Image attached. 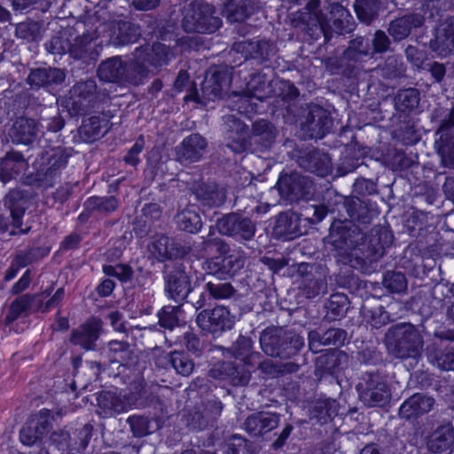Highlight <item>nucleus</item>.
Masks as SVG:
<instances>
[{
    "instance_id": "obj_1",
    "label": "nucleus",
    "mask_w": 454,
    "mask_h": 454,
    "mask_svg": "<svg viewBox=\"0 0 454 454\" xmlns=\"http://www.w3.org/2000/svg\"><path fill=\"white\" fill-rule=\"evenodd\" d=\"M70 156L61 148L53 150L51 155H42L35 160L31 169L24 173L23 183L36 188L52 187L67 166Z\"/></svg>"
},
{
    "instance_id": "obj_2",
    "label": "nucleus",
    "mask_w": 454,
    "mask_h": 454,
    "mask_svg": "<svg viewBox=\"0 0 454 454\" xmlns=\"http://www.w3.org/2000/svg\"><path fill=\"white\" fill-rule=\"evenodd\" d=\"M316 23L308 28L306 34L307 40L317 41L323 34L325 40H329L332 32L344 35L353 32L356 28V22L349 13L348 10L339 3H333L330 5L329 14H325L321 11L315 14Z\"/></svg>"
},
{
    "instance_id": "obj_3",
    "label": "nucleus",
    "mask_w": 454,
    "mask_h": 454,
    "mask_svg": "<svg viewBox=\"0 0 454 454\" xmlns=\"http://www.w3.org/2000/svg\"><path fill=\"white\" fill-rule=\"evenodd\" d=\"M262 351L269 356L291 359L304 348V338L294 331L283 328L265 329L260 337Z\"/></svg>"
},
{
    "instance_id": "obj_4",
    "label": "nucleus",
    "mask_w": 454,
    "mask_h": 454,
    "mask_svg": "<svg viewBox=\"0 0 454 454\" xmlns=\"http://www.w3.org/2000/svg\"><path fill=\"white\" fill-rule=\"evenodd\" d=\"M278 193V202L285 204L298 203L301 200H309L315 192L313 180L297 170L283 168L278 174L275 185L270 191Z\"/></svg>"
},
{
    "instance_id": "obj_5",
    "label": "nucleus",
    "mask_w": 454,
    "mask_h": 454,
    "mask_svg": "<svg viewBox=\"0 0 454 454\" xmlns=\"http://www.w3.org/2000/svg\"><path fill=\"white\" fill-rule=\"evenodd\" d=\"M222 25L215 6L202 0L192 1L182 20L183 29L187 33L214 34Z\"/></svg>"
},
{
    "instance_id": "obj_6",
    "label": "nucleus",
    "mask_w": 454,
    "mask_h": 454,
    "mask_svg": "<svg viewBox=\"0 0 454 454\" xmlns=\"http://www.w3.org/2000/svg\"><path fill=\"white\" fill-rule=\"evenodd\" d=\"M100 95L97 83L89 79L75 83L65 98L64 106L72 117L86 115L90 110L98 107Z\"/></svg>"
},
{
    "instance_id": "obj_7",
    "label": "nucleus",
    "mask_w": 454,
    "mask_h": 454,
    "mask_svg": "<svg viewBox=\"0 0 454 454\" xmlns=\"http://www.w3.org/2000/svg\"><path fill=\"white\" fill-rule=\"evenodd\" d=\"M385 343L396 357L407 358L419 353L422 340L412 325H395L386 333Z\"/></svg>"
},
{
    "instance_id": "obj_8",
    "label": "nucleus",
    "mask_w": 454,
    "mask_h": 454,
    "mask_svg": "<svg viewBox=\"0 0 454 454\" xmlns=\"http://www.w3.org/2000/svg\"><path fill=\"white\" fill-rule=\"evenodd\" d=\"M356 388L359 399L368 406H381L390 396L387 377L378 370L363 373Z\"/></svg>"
},
{
    "instance_id": "obj_9",
    "label": "nucleus",
    "mask_w": 454,
    "mask_h": 454,
    "mask_svg": "<svg viewBox=\"0 0 454 454\" xmlns=\"http://www.w3.org/2000/svg\"><path fill=\"white\" fill-rule=\"evenodd\" d=\"M359 228L348 220L334 219L329 228V233L324 238L326 248L341 255L357 244L356 236Z\"/></svg>"
},
{
    "instance_id": "obj_10",
    "label": "nucleus",
    "mask_w": 454,
    "mask_h": 454,
    "mask_svg": "<svg viewBox=\"0 0 454 454\" xmlns=\"http://www.w3.org/2000/svg\"><path fill=\"white\" fill-rule=\"evenodd\" d=\"M4 206L9 216L0 215V231L8 232L11 236L27 234L30 228H22L23 217L26 212V200L18 191L10 192L4 198Z\"/></svg>"
},
{
    "instance_id": "obj_11",
    "label": "nucleus",
    "mask_w": 454,
    "mask_h": 454,
    "mask_svg": "<svg viewBox=\"0 0 454 454\" xmlns=\"http://www.w3.org/2000/svg\"><path fill=\"white\" fill-rule=\"evenodd\" d=\"M196 323L202 331L216 338L231 330L235 321L228 308L217 305L211 309H203L199 312Z\"/></svg>"
},
{
    "instance_id": "obj_12",
    "label": "nucleus",
    "mask_w": 454,
    "mask_h": 454,
    "mask_svg": "<svg viewBox=\"0 0 454 454\" xmlns=\"http://www.w3.org/2000/svg\"><path fill=\"white\" fill-rule=\"evenodd\" d=\"M53 415L51 410L43 408L28 419L20 430V441L25 446L42 443L52 429Z\"/></svg>"
},
{
    "instance_id": "obj_13",
    "label": "nucleus",
    "mask_w": 454,
    "mask_h": 454,
    "mask_svg": "<svg viewBox=\"0 0 454 454\" xmlns=\"http://www.w3.org/2000/svg\"><path fill=\"white\" fill-rule=\"evenodd\" d=\"M215 226L221 234L237 240H251L256 231L255 223L249 217L233 212L218 218Z\"/></svg>"
},
{
    "instance_id": "obj_14",
    "label": "nucleus",
    "mask_w": 454,
    "mask_h": 454,
    "mask_svg": "<svg viewBox=\"0 0 454 454\" xmlns=\"http://www.w3.org/2000/svg\"><path fill=\"white\" fill-rule=\"evenodd\" d=\"M245 262L246 256L243 252L232 251L231 253H226L223 250L207 262V268L210 273L217 278L229 279L240 273Z\"/></svg>"
},
{
    "instance_id": "obj_15",
    "label": "nucleus",
    "mask_w": 454,
    "mask_h": 454,
    "mask_svg": "<svg viewBox=\"0 0 454 454\" xmlns=\"http://www.w3.org/2000/svg\"><path fill=\"white\" fill-rule=\"evenodd\" d=\"M252 371L237 361L219 360L208 370V376L219 380H228L235 387L247 386Z\"/></svg>"
},
{
    "instance_id": "obj_16",
    "label": "nucleus",
    "mask_w": 454,
    "mask_h": 454,
    "mask_svg": "<svg viewBox=\"0 0 454 454\" xmlns=\"http://www.w3.org/2000/svg\"><path fill=\"white\" fill-rule=\"evenodd\" d=\"M332 128L333 118L326 109L319 105L309 107L305 121L301 122V129L309 138L321 139L330 133Z\"/></svg>"
},
{
    "instance_id": "obj_17",
    "label": "nucleus",
    "mask_w": 454,
    "mask_h": 454,
    "mask_svg": "<svg viewBox=\"0 0 454 454\" xmlns=\"http://www.w3.org/2000/svg\"><path fill=\"white\" fill-rule=\"evenodd\" d=\"M207 145V139L200 133H192L176 147V160L183 165L199 162L203 159Z\"/></svg>"
},
{
    "instance_id": "obj_18",
    "label": "nucleus",
    "mask_w": 454,
    "mask_h": 454,
    "mask_svg": "<svg viewBox=\"0 0 454 454\" xmlns=\"http://www.w3.org/2000/svg\"><path fill=\"white\" fill-rule=\"evenodd\" d=\"M165 290L176 302L186 299L192 292L190 277L183 264L174 266L165 276Z\"/></svg>"
},
{
    "instance_id": "obj_19",
    "label": "nucleus",
    "mask_w": 454,
    "mask_h": 454,
    "mask_svg": "<svg viewBox=\"0 0 454 454\" xmlns=\"http://www.w3.org/2000/svg\"><path fill=\"white\" fill-rule=\"evenodd\" d=\"M238 51H241L246 61L255 62L262 69L274 70L271 57L274 55L271 45L266 40L246 41L239 43Z\"/></svg>"
},
{
    "instance_id": "obj_20",
    "label": "nucleus",
    "mask_w": 454,
    "mask_h": 454,
    "mask_svg": "<svg viewBox=\"0 0 454 454\" xmlns=\"http://www.w3.org/2000/svg\"><path fill=\"white\" fill-rule=\"evenodd\" d=\"M343 206L349 222L359 224H370L374 217L379 214L377 204L371 200H362L358 197H346Z\"/></svg>"
},
{
    "instance_id": "obj_21",
    "label": "nucleus",
    "mask_w": 454,
    "mask_h": 454,
    "mask_svg": "<svg viewBox=\"0 0 454 454\" xmlns=\"http://www.w3.org/2000/svg\"><path fill=\"white\" fill-rule=\"evenodd\" d=\"M101 325L95 318L89 319L72 330L69 341L85 350H94L96 342L100 336Z\"/></svg>"
},
{
    "instance_id": "obj_22",
    "label": "nucleus",
    "mask_w": 454,
    "mask_h": 454,
    "mask_svg": "<svg viewBox=\"0 0 454 454\" xmlns=\"http://www.w3.org/2000/svg\"><path fill=\"white\" fill-rule=\"evenodd\" d=\"M430 47L442 58L454 54V16L448 17L436 29Z\"/></svg>"
},
{
    "instance_id": "obj_23",
    "label": "nucleus",
    "mask_w": 454,
    "mask_h": 454,
    "mask_svg": "<svg viewBox=\"0 0 454 454\" xmlns=\"http://www.w3.org/2000/svg\"><path fill=\"white\" fill-rule=\"evenodd\" d=\"M135 51L149 69L150 67L159 69L168 65L172 57L169 46L160 42H155L153 44L145 43L137 47Z\"/></svg>"
},
{
    "instance_id": "obj_24",
    "label": "nucleus",
    "mask_w": 454,
    "mask_h": 454,
    "mask_svg": "<svg viewBox=\"0 0 454 454\" xmlns=\"http://www.w3.org/2000/svg\"><path fill=\"white\" fill-rule=\"evenodd\" d=\"M223 409V404L219 399L207 400L203 403L202 410L193 414L191 422L192 428L203 431L216 427Z\"/></svg>"
},
{
    "instance_id": "obj_25",
    "label": "nucleus",
    "mask_w": 454,
    "mask_h": 454,
    "mask_svg": "<svg viewBox=\"0 0 454 454\" xmlns=\"http://www.w3.org/2000/svg\"><path fill=\"white\" fill-rule=\"evenodd\" d=\"M141 37V27L133 21L119 20L112 25L110 42L115 47L137 43Z\"/></svg>"
},
{
    "instance_id": "obj_26",
    "label": "nucleus",
    "mask_w": 454,
    "mask_h": 454,
    "mask_svg": "<svg viewBox=\"0 0 454 454\" xmlns=\"http://www.w3.org/2000/svg\"><path fill=\"white\" fill-rule=\"evenodd\" d=\"M420 92L416 88L400 89L393 98L394 115L397 119L411 118L417 114Z\"/></svg>"
},
{
    "instance_id": "obj_27",
    "label": "nucleus",
    "mask_w": 454,
    "mask_h": 454,
    "mask_svg": "<svg viewBox=\"0 0 454 454\" xmlns=\"http://www.w3.org/2000/svg\"><path fill=\"white\" fill-rule=\"evenodd\" d=\"M280 422L277 412L258 411L250 414L245 420V428L252 436H263L276 429Z\"/></svg>"
},
{
    "instance_id": "obj_28",
    "label": "nucleus",
    "mask_w": 454,
    "mask_h": 454,
    "mask_svg": "<svg viewBox=\"0 0 454 454\" xmlns=\"http://www.w3.org/2000/svg\"><path fill=\"white\" fill-rule=\"evenodd\" d=\"M434 397L417 393L406 399L399 408V415L407 420H415L433 410Z\"/></svg>"
},
{
    "instance_id": "obj_29",
    "label": "nucleus",
    "mask_w": 454,
    "mask_h": 454,
    "mask_svg": "<svg viewBox=\"0 0 454 454\" xmlns=\"http://www.w3.org/2000/svg\"><path fill=\"white\" fill-rule=\"evenodd\" d=\"M394 240L393 231L390 226L376 225L371 230V235L366 243V250L372 261H378L389 247Z\"/></svg>"
},
{
    "instance_id": "obj_30",
    "label": "nucleus",
    "mask_w": 454,
    "mask_h": 454,
    "mask_svg": "<svg viewBox=\"0 0 454 454\" xmlns=\"http://www.w3.org/2000/svg\"><path fill=\"white\" fill-rule=\"evenodd\" d=\"M298 162L303 169L320 177H325L332 172V160L329 154L316 148L304 153L299 157Z\"/></svg>"
},
{
    "instance_id": "obj_31",
    "label": "nucleus",
    "mask_w": 454,
    "mask_h": 454,
    "mask_svg": "<svg viewBox=\"0 0 454 454\" xmlns=\"http://www.w3.org/2000/svg\"><path fill=\"white\" fill-rule=\"evenodd\" d=\"M348 339V333L342 328L332 327L320 333L317 330L309 331L308 333L309 348L317 353L320 346H335V348L343 347Z\"/></svg>"
},
{
    "instance_id": "obj_32",
    "label": "nucleus",
    "mask_w": 454,
    "mask_h": 454,
    "mask_svg": "<svg viewBox=\"0 0 454 454\" xmlns=\"http://www.w3.org/2000/svg\"><path fill=\"white\" fill-rule=\"evenodd\" d=\"M66 78L65 72L57 67H36L30 69L26 80L33 90L61 84Z\"/></svg>"
},
{
    "instance_id": "obj_33",
    "label": "nucleus",
    "mask_w": 454,
    "mask_h": 454,
    "mask_svg": "<svg viewBox=\"0 0 454 454\" xmlns=\"http://www.w3.org/2000/svg\"><path fill=\"white\" fill-rule=\"evenodd\" d=\"M348 356L340 348H328L319 355L315 361L316 370L321 375H336L347 364Z\"/></svg>"
},
{
    "instance_id": "obj_34",
    "label": "nucleus",
    "mask_w": 454,
    "mask_h": 454,
    "mask_svg": "<svg viewBox=\"0 0 454 454\" xmlns=\"http://www.w3.org/2000/svg\"><path fill=\"white\" fill-rule=\"evenodd\" d=\"M67 53L70 58L81 61L87 67L94 66L99 57V51L88 35H78L74 43H69Z\"/></svg>"
},
{
    "instance_id": "obj_35",
    "label": "nucleus",
    "mask_w": 454,
    "mask_h": 454,
    "mask_svg": "<svg viewBox=\"0 0 454 454\" xmlns=\"http://www.w3.org/2000/svg\"><path fill=\"white\" fill-rule=\"evenodd\" d=\"M425 24V18L419 13H409L391 20L387 28L388 34L395 42L406 39L413 29Z\"/></svg>"
},
{
    "instance_id": "obj_36",
    "label": "nucleus",
    "mask_w": 454,
    "mask_h": 454,
    "mask_svg": "<svg viewBox=\"0 0 454 454\" xmlns=\"http://www.w3.org/2000/svg\"><path fill=\"white\" fill-rule=\"evenodd\" d=\"M38 134V125L35 119L25 116L18 117L12 123L9 136L14 144L29 145Z\"/></svg>"
},
{
    "instance_id": "obj_37",
    "label": "nucleus",
    "mask_w": 454,
    "mask_h": 454,
    "mask_svg": "<svg viewBox=\"0 0 454 454\" xmlns=\"http://www.w3.org/2000/svg\"><path fill=\"white\" fill-rule=\"evenodd\" d=\"M27 166L20 152L10 151L0 160V181L7 184L17 179Z\"/></svg>"
},
{
    "instance_id": "obj_38",
    "label": "nucleus",
    "mask_w": 454,
    "mask_h": 454,
    "mask_svg": "<svg viewBox=\"0 0 454 454\" xmlns=\"http://www.w3.org/2000/svg\"><path fill=\"white\" fill-rule=\"evenodd\" d=\"M82 116L78 133L85 143H93L106 133L109 120L100 115Z\"/></svg>"
},
{
    "instance_id": "obj_39",
    "label": "nucleus",
    "mask_w": 454,
    "mask_h": 454,
    "mask_svg": "<svg viewBox=\"0 0 454 454\" xmlns=\"http://www.w3.org/2000/svg\"><path fill=\"white\" fill-rule=\"evenodd\" d=\"M427 360L442 371H454V345L432 344L427 348Z\"/></svg>"
},
{
    "instance_id": "obj_40",
    "label": "nucleus",
    "mask_w": 454,
    "mask_h": 454,
    "mask_svg": "<svg viewBox=\"0 0 454 454\" xmlns=\"http://www.w3.org/2000/svg\"><path fill=\"white\" fill-rule=\"evenodd\" d=\"M98 413L110 418L128 411V405L120 395L110 390L101 391L97 396Z\"/></svg>"
},
{
    "instance_id": "obj_41",
    "label": "nucleus",
    "mask_w": 454,
    "mask_h": 454,
    "mask_svg": "<svg viewBox=\"0 0 454 454\" xmlns=\"http://www.w3.org/2000/svg\"><path fill=\"white\" fill-rule=\"evenodd\" d=\"M434 147L442 167L454 169V132H434Z\"/></svg>"
},
{
    "instance_id": "obj_42",
    "label": "nucleus",
    "mask_w": 454,
    "mask_h": 454,
    "mask_svg": "<svg viewBox=\"0 0 454 454\" xmlns=\"http://www.w3.org/2000/svg\"><path fill=\"white\" fill-rule=\"evenodd\" d=\"M197 202L204 207H218L224 203L225 195L218 190L215 184L197 183L193 187Z\"/></svg>"
},
{
    "instance_id": "obj_43",
    "label": "nucleus",
    "mask_w": 454,
    "mask_h": 454,
    "mask_svg": "<svg viewBox=\"0 0 454 454\" xmlns=\"http://www.w3.org/2000/svg\"><path fill=\"white\" fill-rule=\"evenodd\" d=\"M97 74L98 79L106 82H124V60L121 56L108 58L100 63Z\"/></svg>"
},
{
    "instance_id": "obj_44",
    "label": "nucleus",
    "mask_w": 454,
    "mask_h": 454,
    "mask_svg": "<svg viewBox=\"0 0 454 454\" xmlns=\"http://www.w3.org/2000/svg\"><path fill=\"white\" fill-rule=\"evenodd\" d=\"M454 429L450 423H446L436 427L427 441L429 451L440 454L446 451L453 444Z\"/></svg>"
},
{
    "instance_id": "obj_45",
    "label": "nucleus",
    "mask_w": 454,
    "mask_h": 454,
    "mask_svg": "<svg viewBox=\"0 0 454 454\" xmlns=\"http://www.w3.org/2000/svg\"><path fill=\"white\" fill-rule=\"evenodd\" d=\"M252 136L254 143L261 146V151H266L274 145L278 129L270 121L260 119L252 124Z\"/></svg>"
},
{
    "instance_id": "obj_46",
    "label": "nucleus",
    "mask_w": 454,
    "mask_h": 454,
    "mask_svg": "<svg viewBox=\"0 0 454 454\" xmlns=\"http://www.w3.org/2000/svg\"><path fill=\"white\" fill-rule=\"evenodd\" d=\"M236 289L229 282L214 283L208 281L204 286V291L200 294L197 303L204 307L210 300L230 299L236 294Z\"/></svg>"
},
{
    "instance_id": "obj_47",
    "label": "nucleus",
    "mask_w": 454,
    "mask_h": 454,
    "mask_svg": "<svg viewBox=\"0 0 454 454\" xmlns=\"http://www.w3.org/2000/svg\"><path fill=\"white\" fill-rule=\"evenodd\" d=\"M66 428H67L70 435L72 450L85 452L93 435L94 426L90 423L82 424L75 422L67 426Z\"/></svg>"
},
{
    "instance_id": "obj_48",
    "label": "nucleus",
    "mask_w": 454,
    "mask_h": 454,
    "mask_svg": "<svg viewBox=\"0 0 454 454\" xmlns=\"http://www.w3.org/2000/svg\"><path fill=\"white\" fill-rule=\"evenodd\" d=\"M339 411V403L330 397L317 398L313 402L310 409L312 419H317L320 425L331 422Z\"/></svg>"
},
{
    "instance_id": "obj_49",
    "label": "nucleus",
    "mask_w": 454,
    "mask_h": 454,
    "mask_svg": "<svg viewBox=\"0 0 454 454\" xmlns=\"http://www.w3.org/2000/svg\"><path fill=\"white\" fill-rule=\"evenodd\" d=\"M255 6L252 0H227L223 12L231 23L244 22L254 12Z\"/></svg>"
},
{
    "instance_id": "obj_50",
    "label": "nucleus",
    "mask_w": 454,
    "mask_h": 454,
    "mask_svg": "<svg viewBox=\"0 0 454 454\" xmlns=\"http://www.w3.org/2000/svg\"><path fill=\"white\" fill-rule=\"evenodd\" d=\"M124 82L131 85L136 86L143 83L150 74V69L136 51H134L132 59L124 61Z\"/></svg>"
},
{
    "instance_id": "obj_51",
    "label": "nucleus",
    "mask_w": 454,
    "mask_h": 454,
    "mask_svg": "<svg viewBox=\"0 0 454 454\" xmlns=\"http://www.w3.org/2000/svg\"><path fill=\"white\" fill-rule=\"evenodd\" d=\"M254 340L251 337L239 334L237 340L232 343L230 351L231 356L236 359L238 363L244 364L246 368H254L251 364V358L255 355L260 356L259 353H254Z\"/></svg>"
},
{
    "instance_id": "obj_52",
    "label": "nucleus",
    "mask_w": 454,
    "mask_h": 454,
    "mask_svg": "<svg viewBox=\"0 0 454 454\" xmlns=\"http://www.w3.org/2000/svg\"><path fill=\"white\" fill-rule=\"evenodd\" d=\"M245 90L251 93L255 97L256 101L261 103L270 98L272 93L270 82L268 80L267 74L262 71H256L249 75Z\"/></svg>"
},
{
    "instance_id": "obj_53",
    "label": "nucleus",
    "mask_w": 454,
    "mask_h": 454,
    "mask_svg": "<svg viewBox=\"0 0 454 454\" xmlns=\"http://www.w3.org/2000/svg\"><path fill=\"white\" fill-rule=\"evenodd\" d=\"M184 314V311L180 304L164 305L157 312L158 325L160 328L173 331L183 325Z\"/></svg>"
},
{
    "instance_id": "obj_54",
    "label": "nucleus",
    "mask_w": 454,
    "mask_h": 454,
    "mask_svg": "<svg viewBox=\"0 0 454 454\" xmlns=\"http://www.w3.org/2000/svg\"><path fill=\"white\" fill-rule=\"evenodd\" d=\"M325 319L329 322L338 321L344 317L349 308L348 297L341 293L330 295L325 302Z\"/></svg>"
},
{
    "instance_id": "obj_55",
    "label": "nucleus",
    "mask_w": 454,
    "mask_h": 454,
    "mask_svg": "<svg viewBox=\"0 0 454 454\" xmlns=\"http://www.w3.org/2000/svg\"><path fill=\"white\" fill-rule=\"evenodd\" d=\"M399 126L395 130V137L403 145L411 146L421 139V134L413 118L398 119Z\"/></svg>"
},
{
    "instance_id": "obj_56",
    "label": "nucleus",
    "mask_w": 454,
    "mask_h": 454,
    "mask_svg": "<svg viewBox=\"0 0 454 454\" xmlns=\"http://www.w3.org/2000/svg\"><path fill=\"white\" fill-rule=\"evenodd\" d=\"M354 11L357 20L365 25H371L379 17L380 0H355Z\"/></svg>"
},
{
    "instance_id": "obj_57",
    "label": "nucleus",
    "mask_w": 454,
    "mask_h": 454,
    "mask_svg": "<svg viewBox=\"0 0 454 454\" xmlns=\"http://www.w3.org/2000/svg\"><path fill=\"white\" fill-rule=\"evenodd\" d=\"M428 213L425 210L413 208L411 214L404 222V228L413 238L423 237L427 231Z\"/></svg>"
},
{
    "instance_id": "obj_58",
    "label": "nucleus",
    "mask_w": 454,
    "mask_h": 454,
    "mask_svg": "<svg viewBox=\"0 0 454 454\" xmlns=\"http://www.w3.org/2000/svg\"><path fill=\"white\" fill-rule=\"evenodd\" d=\"M176 226L179 230L196 234L202 228V220L199 212L190 207L183 209L176 216Z\"/></svg>"
},
{
    "instance_id": "obj_59",
    "label": "nucleus",
    "mask_w": 454,
    "mask_h": 454,
    "mask_svg": "<svg viewBox=\"0 0 454 454\" xmlns=\"http://www.w3.org/2000/svg\"><path fill=\"white\" fill-rule=\"evenodd\" d=\"M88 206L94 213L101 215H109L118 210L120 207V200L115 195L98 196L92 195L87 198Z\"/></svg>"
},
{
    "instance_id": "obj_60",
    "label": "nucleus",
    "mask_w": 454,
    "mask_h": 454,
    "mask_svg": "<svg viewBox=\"0 0 454 454\" xmlns=\"http://www.w3.org/2000/svg\"><path fill=\"white\" fill-rule=\"evenodd\" d=\"M228 71L224 68L215 67L211 74H207L203 82V90L215 98H220L228 79Z\"/></svg>"
},
{
    "instance_id": "obj_61",
    "label": "nucleus",
    "mask_w": 454,
    "mask_h": 454,
    "mask_svg": "<svg viewBox=\"0 0 454 454\" xmlns=\"http://www.w3.org/2000/svg\"><path fill=\"white\" fill-rule=\"evenodd\" d=\"M72 444L67 428L59 431H53L46 447L47 454H70Z\"/></svg>"
},
{
    "instance_id": "obj_62",
    "label": "nucleus",
    "mask_w": 454,
    "mask_h": 454,
    "mask_svg": "<svg viewBox=\"0 0 454 454\" xmlns=\"http://www.w3.org/2000/svg\"><path fill=\"white\" fill-rule=\"evenodd\" d=\"M143 21L146 24L147 27L150 28L146 34L150 39L155 38L156 40L163 42L171 41L173 39V31L170 29V27L164 24L157 18L152 15H146Z\"/></svg>"
},
{
    "instance_id": "obj_63",
    "label": "nucleus",
    "mask_w": 454,
    "mask_h": 454,
    "mask_svg": "<svg viewBox=\"0 0 454 454\" xmlns=\"http://www.w3.org/2000/svg\"><path fill=\"white\" fill-rule=\"evenodd\" d=\"M168 363L182 376H189L195 366L193 360L184 351H171L168 354Z\"/></svg>"
},
{
    "instance_id": "obj_64",
    "label": "nucleus",
    "mask_w": 454,
    "mask_h": 454,
    "mask_svg": "<svg viewBox=\"0 0 454 454\" xmlns=\"http://www.w3.org/2000/svg\"><path fill=\"white\" fill-rule=\"evenodd\" d=\"M118 268L117 279L125 288L135 289L145 285L143 277L137 274L129 263L118 262Z\"/></svg>"
}]
</instances>
